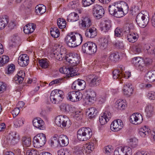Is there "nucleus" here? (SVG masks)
Wrapping results in <instances>:
<instances>
[{
    "instance_id": "obj_1",
    "label": "nucleus",
    "mask_w": 155,
    "mask_h": 155,
    "mask_svg": "<svg viewBox=\"0 0 155 155\" xmlns=\"http://www.w3.org/2000/svg\"><path fill=\"white\" fill-rule=\"evenodd\" d=\"M122 8L120 5L115 4L110 5L108 7L109 12L112 15L116 18H120L124 15V13H127L129 11V7L126 3Z\"/></svg>"
},
{
    "instance_id": "obj_2",
    "label": "nucleus",
    "mask_w": 155,
    "mask_h": 155,
    "mask_svg": "<svg viewBox=\"0 0 155 155\" xmlns=\"http://www.w3.org/2000/svg\"><path fill=\"white\" fill-rule=\"evenodd\" d=\"M4 153L5 155H12L16 154V155H46L48 154L52 155L54 153L52 151L50 152L43 151L41 153L37 151L36 150L27 149L23 151L20 150V149H18L14 150V152H12L10 151H4Z\"/></svg>"
},
{
    "instance_id": "obj_3",
    "label": "nucleus",
    "mask_w": 155,
    "mask_h": 155,
    "mask_svg": "<svg viewBox=\"0 0 155 155\" xmlns=\"http://www.w3.org/2000/svg\"><path fill=\"white\" fill-rule=\"evenodd\" d=\"M83 38L81 35L77 33L72 32L68 34L65 38V41L69 46L73 48L80 45Z\"/></svg>"
},
{
    "instance_id": "obj_4",
    "label": "nucleus",
    "mask_w": 155,
    "mask_h": 155,
    "mask_svg": "<svg viewBox=\"0 0 155 155\" xmlns=\"http://www.w3.org/2000/svg\"><path fill=\"white\" fill-rule=\"evenodd\" d=\"M149 20V15L146 11H142L137 15L136 20L138 25L140 27L144 28L148 24Z\"/></svg>"
},
{
    "instance_id": "obj_5",
    "label": "nucleus",
    "mask_w": 155,
    "mask_h": 155,
    "mask_svg": "<svg viewBox=\"0 0 155 155\" xmlns=\"http://www.w3.org/2000/svg\"><path fill=\"white\" fill-rule=\"evenodd\" d=\"M92 134L91 129L89 127H84L77 132V138L80 140L85 141L89 140Z\"/></svg>"
},
{
    "instance_id": "obj_6",
    "label": "nucleus",
    "mask_w": 155,
    "mask_h": 155,
    "mask_svg": "<svg viewBox=\"0 0 155 155\" xmlns=\"http://www.w3.org/2000/svg\"><path fill=\"white\" fill-rule=\"evenodd\" d=\"M64 97V93L61 90L55 89L51 93L50 99L51 101L54 104H58L62 101Z\"/></svg>"
},
{
    "instance_id": "obj_7",
    "label": "nucleus",
    "mask_w": 155,
    "mask_h": 155,
    "mask_svg": "<svg viewBox=\"0 0 155 155\" xmlns=\"http://www.w3.org/2000/svg\"><path fill=\"white\" fill-rule=\"evenodd\" d=\"M55 123L57 125L62 128H68L71 124V121L68 117L61 115L57 117Z\"/></svg>"
},
{
    "instance_id": "obj_8",
    "label": "nucleus",
    "mask_w": 155,
    "mask_h": 155,
    "mask_svg": "<svg viewBox=\"0 0 155 155\" xmlns=\"http://www.w3.org/2000/svg\"><path fill=\"white\" fill-rule=\"evenodd\" d=\"M80 58V56L77 54L74 53H71L69 54H67L66 56V61L71 64L70 67L74 68V70H75L78 68H76L75 66L79 64Z\"/></svg>"
},
{
    "instance_id": "obj_9",
    "label": "nucleus",
    "mask_w": 155,
    "mask_h": 155,
    "mask_svg": "<svg viewBox=\"0 0 155 155\" xmlns=\"http://www.w3.org/2000/svg\"><path fill=\"white\" fill-rule=\"evenodd\" d=\"M46 141V138L45 134L43 133H40L34 137L33 142L35 147L39 148L44 146Z\"/></svg>"
},
{
    "instance_id": "obj_10",
    "label": "nucleus",
    "mask_w": 155,
    "mask_h": 155,
    "mask_svg": "<svg viewBox=\"0 0 155 155\" xmlns=\"http://www.w3.org/2000/svg\"><path fill=\"white\" fill-rule=\"evenodd\" d=\"M20 137L19 135L16 132H12L8 133L6 137V140L5 141V143L7 145L10 144L15 145L19 141Z\"/></svg>"
},
{
    "instance_id": "obj_11",
    "label": "nucleus",
    "mask_w": 155,
    "mask_h": 155,
    "mask_svg": "<svg viewBox=\"0 0 155 155\" xmlns=\"http://www.w3.org/2000/svg\"><path fill=\"white\" fill-rule=\"evenodd\" d=\"M54 49L55 50L54 51L53 54L54 57L58 60H62V57L66 52V49L64 46L56 44Z\"/></svg>"
},
{
    "instance_id": "obj_12",
    "label": "nucleus",
    "mask_w": 155,
    "mask_h": 155,
    "mask_svg": "<svg viewBox=\"0 0 155 155\" xmlns=\"http://www.w3.org/2000/svg\"><path fill=\"white\" fill-rule=\"evenodd\" d=\"M132 63L137 70L143 71L146 70L144 59L140 57H135L132 60Z\"/></svg>"
},
{
    "instance_id": "obj_13",
    "label": "nucleus",
    "mask_w": 155,
    "mask_h": 155,
    "mask_svg": "<svg viewBox=\"0 0 155 155\" xmlns=\"http://www.w3.org/2000/svg\"><path fill=\"white\" fill-rule=\"evenodd\" d=\"M92 13L95 18L99 19L104 16V10L102 6L96 4L93 6Z\"/></svg>"
},
{
    "instance_id": "obj_14",
    "label": "nucleus",
    "mask_w": 155,
    "mask_h": 155,
    "mask_svg": "<svg viewBox=\"0 0 155 155\" xmlns=\"http://www.w3.org/2000/svg\"><path fill=\"white\" fill-rule=\"evenodd\" d=\"M60 72L61 73H63L67 75L68 77H72L78 75L77 73L78 68L76 70H74V68L71 67H64L59 69Z\"/></svg>"
},
{
    "instance_id": "obj_15",
    "label": "nucleus",
    "mask_w": 155,
    "mask_h": 155,
    "mask_svg": "<svg viewBox=\"0 0 155 155\" xmlns=\"http://www.w3.org/2000/svg\"><path fill=\"white\" fill-rule=\"evenodd\" d=\"M68 95V99L73 102L79 101L82 97V94L79 91H71Z\"/></svg>"
},
{
    "instance_id": "obj_16",
    "label": "nucleus",
    "mask_w": 155,
    "mask_h": 155,
    "mask_svg": "<svg viewBox=\"0 0 155 155\" xmlns=\"http://www.w3.org/2000/svg\"><path fill=\"white\" fill-rule=\"evenodd\" d=\"M87 78L90 81L89 85L91 87H96L98 85L101 81V79L99 76L94 75H90L87 76Z\"/></svg>"
},
{
    "instance_id": "obj_17",
    "label": "nucleus",
    "mask_w": 155,
    "mask_h": 155,
    "mask_svg": "<svg viewBox=\"0 0 155 155\" xmlns=\"http://www.w3.org/2000/svg\"><path fill=\"white\" fill-rule=\"evenodd\" d=\"M79 25L83 29L88 28L92 25L91 20L88 16L83 17L79 22Z\"/></svg>"
},
{
    "instance_id": "obj_18",
    "label": "nucleus",
    "mask_w": 155,
    "mask_h": 155,
    "mask_svg": "<svg viewBox=\"0 0 155 155\" xmlns=\"http://www.w3.org/2000/svg\"><path fill=\"white\" fill-rule=\"evenodd\" d=\"M86 82L82 80H77L72 84L71 88L73 90L78 91L83 90L85 87Z\"/></svg>"
},
{
    "instance_id": "obj_19",
    "label": "nucleus",
    "mask_w": 155,
    "mask_h": 155,
    "mask_svg": "<svg viewBox=\"0 0 155 155\" xmlns=\"http://www.w3.org/2000/svg\"><path fill=\"white\" fill-rule=\"evenodd\" d=\"M142 115L138 113L133 114L130 116V121L132 124L137 125L140 124L143 121Z\"/></svg>"
},
{
    "instance_id": "obj_20",
    "label": "nucleus",
    "mask_w": 155,
    "mask_h": 155,
    "mask_svg": "<svg viewBox=\"0 0 155 155\" xmlns=\"http://www.w3.org/2000/svg\"><path fill=\"white\" fill-rule=\"evenodd\" d=\"M29 61V57L26 54H21L19 57L18 60V64L22 67L27 66L28 64Z\"/></svg>"
},
{
    "instance_id": "obj_21",
    "label": "nucleus",
    "mask_w": 155,
    "mask_h": 155,
    "mask_svg": "<svg viewBox=\"0 0 155 155\" xmlns=\"http://www.w3.org/2000/svg\"><path fill=\"white\" fill-rule=\"evenodd\" d=\"M123 124L122 121L120 119L114 120L111 124L110 128L114 131H117L121 129L123 127Z\"/></svg>"
},
{
    "instance_id": "obj_22",
    "label": "nucleus",
    "mask_w": 155,
    "mask_h": 155,
    "mask_svg": "<svg viewBox=\"0 0 155 155\" xmlns=\"http://www.w3.org/2000/svg\"><path fill=\"white\" fill-rule=\"evenodd\" d=\"M33 126L41 130L45 129V124L43 120L40 118H35L32 121Z\"/></svg>"
},
{
    "instance_id": "obj_23",
    "label": "nucleus",
    "mask_w": 155,
    "mask_h": 155,
    "mask_svg": "<svg viewBox=\"0 0 155 155\" xmlns=\"http://www.w3.org/2000/svg\"><path fill=\"white\" fill-rule=\"evenodd\" d=\"M111 117L110 113L107 111H105L101 117H99V121L101 125H104L107 123Z\"/></svg>"
},
{
    "instance_id": "obj_24",
    "label": "nucleus",
    "mask_w": 155,
    "mask_h": 155,
    "mask_svg": "<svg viewBox=\"0 0 155 155\" xmlns=\"http://www.w3.org/2000/svg\"><path fill=\"white\" fill-rule=\"evenodd\" d=\"M94 148V144L92 143H90L86 148H84V150H83V151H79V153L76 154H79L81 155L82 154L87 155L88 154H90Z\"/></svg>"
},
{
    "instance_id": "obj_25",
    "label": "nucleus",
    "mask_w": 155,
    "mask_h": 155,
    "mask_svg": "<svg viewBox=\"0 0 155 155\" xmlns=\"http://www.w3.org/2000/svg\"><path fill=\"white\" fill-rule=\"evenodd\" d=\"M133 90L131 84L128 83L124 85L123 93L124 95L130 96L133 94Z\"/></svg>"
},
{
    "instance_id": "obj_26",
    "label": "nucleus",
    "mask_w": 155,
    "mask_h": 155,
    "mask_svg": "<svg viewBox=\"0 0 155 155\" xmlns=\"http://www.w3.org/2000/svg\"><path fill=\"white\" fill-rule=\"evenodd\" d=\"M117 69L114 70L113 72V77L114 79H117L120 77L121 73L123 72L125 70L124 67L122 65H119L117 68Z\"/></svg>"
},
{
    "instance_id": "obj_27",
    "label": "nucleus",
    "mask_w": 155,
    "mask_h": 155,
    "mask_svg": "<svg viewBox=\"0 0 155 155\" xmlns=\"http://www.w3.org/2000/svg\"><path fill=\"white\" fill-rule=\"evenodd\" d=\"M58 142L61 147L67 146L69 143L68 138L64 135H60L58 137Z\"/></svg>"
},
{
    "instance_id": "obj_28",
    "label": "nucleus",
    "mask_w": 155,
    "mask_h": 155,
    "mask_svg": "<svg viewBox=\"0 0 155 155\" xmlns=\"http://www.w3.org/2000/svg\"><path fill=\"white\" fill-rule=\"evenodd\" d=\"M36 28L35 25L32 23H29L25 25L24 28V31L26 34L32 33Z\"/></svg>"
},
{
    "instance_id": "obj_29",
    "label": "nucleus",
    "mask_w": 155,
    "mask_h": 155,
    "mask_svg": "<svg viewBox=\"0 0 155 155\" xmlns=\"http://www.w3.org/2000/svg\"><path fill=\"white\" fill-rule=\"evenodd\" d=\"M150 131L148 127L144 126L139 129V134L142 137H145L148 136Z\"/></svg>"
},
{
    "instance_id": "obj_30",
    "label": "nucleus",
    "mask_w": 155,
    "mask_h": 155,
    "mask_svg": "<svg viewBox=\"0 0 155 155\" xmlns=\"http://www.w3.org/2000/svg\"><path fill=\"white\" fill-rule=\"evenodd\" d=\"M144 49L148 54L155 55V46L154 45H145Z\"/></svg>"
},
{
    "instance_id": "obj_31",
    "label": "nucleus",
    "mask_w": 155,
    "mask_h": 155,
    "mask_svg": "<svg viewBox=\"0 0 155 155\" xmlns=\"http://www.w3.org/2000/svg\"><path fill=\"white\" fill-rule=\"evenodd\" d=\"M35 12L38 15H41L46 11V7L42 4H39L37 5L35 8Z\"/></svg>"
},
{
    "instance_id": "obj_32",
    "label": "nucleus",
    "mask_w": 155,
    "mask_h": 155,
    "mask_svg": "<svg viewBox=\"0 0 155 155\" xmlns=\"http://www.w3.org/2000/svg\"><path fill=\"white\" fill-rule=\"evenodd\" d=\"M126 105L125 101L123 100H119L115 103V107L118 110H122L124 109Z\"/></svg>"
},
{
    "instance_id": "obj_33",
    "label": "nucleus",
    "mask_w": 155,
    "mask_h": 155,
    "mask_svg": "<svg viewBox=\"0 0 155 155\" xmlns=\"http://www.w3.org/2000/svg\"><path fill=\"white\" fill-rule=\"evenodd\" d=\"M138 38V35L135 32H131L128 34L127 36V38L128 41L134 43L135 42L137 39Z\"/></svg>"
},
{
    "instance_id": "obj_34",
    "label": "nucleus",
    "mask_w": 155,
    "mask_h": 155,
    "mask_svg": "<svg viewBox=\"0 0 155 155\" xmlns=\"http://www.w3.org/2000/svg\"><path fill=\"white\" fill-rule=\"evenodd\" d=\"M79 19L78 14L74 12L71 13L68 16L67 20L68 21L74 22L77 21Z\"/></svg>"
},
{
    "instance_id": "obj_35",
    "label": "nucleus",
    "mask_w": 155,
    "mask_h": 155,
    "mask_svg": "<svg viewBox=\"0 0 155 155\" xmlns=\"http://www.w3.org/2000/svg\"><path fill=\"white\" fill-rule=\"evenodd\" d=\"M9 20L6 16L0 17V30L3 29L7 25Z\"/></svg>"
},
{
    "instance_id": "obj_36",
    "label": "nucleus",
    "mask_w": 155,
    "mask_h": 155,
    "mask_svg": "<svg viewBox=\"0 0 155 155\" xmlns=\"http://www.w3.org/2000/svg\"><path fill=\"white\" fill-rule=\"evenodd\" d=\"M146 80L149 82H153L155 81V72L154 71L148 72L146 76Z\"/></svg>"
},
{
    "instance_id": "obj_37",
    "label": "nucleus",
    "mask_w": 155,
    "mask_h": 155,
    "mask_svg": "<svg viewBox=\"0 0 155 155\" xmlns=\"http://www.w3.org/2000/svg\"><path fill=\"white\" fill-rule=\"evenodd\" d=\"M102 30L105 32L108 31L111 27V21L109 20H104Z\"/></svg>"
},
{
    "instance_id": "obj_38",
    "label": "nucleus",
    "mask_w": 155,
    "mask_h": 155,
    "mask_svg": "<svg viewBox=\"0 0 155 155\" xmlns=\"http://www.w3.org/2000/svg\"><path fill=\"white\" fill-rule=\"evenodd\" d=\"M97 110L94 107H92L88 109L87 112L88 113L89 118L91 119L94 118L97 113Z\"/></svg>"
},
{
    "instance_id": "obj_39",
    "label": "nucleus",
    "mask_w": 155,
    "mask_h": 155,
    "mask_svg": "<svg viewBox=\"0 0 155 155\" xmlns=\"http://www.w3.org/2000/svg\"><path fill=\"white\" fill-rule=\"evenodd\" d=\"M24 119L20 117L15 120L14 121V125L15 127L18 128L22 126L24 124Z\"/></svg>"
},
{
    "instance_id": "obj_40",
    "label": "nucleus",
    "mask_w": 155,
    "mask_h": 155,
    "mask_svg": "<svg viewBox=\"0 0 155 155\" xmlns=\"http://www.w3.org/2000/svg\"><path fill=\"white\" fill-rule=\"evenodd\" d=\"M50 34L52 37L54 38H57L60 35L59 30L56 27L51 28L50 30Z\"/></svg>"
},
{
    "instance_id": "obj_41",
    "label": "nucleus",
    "mask_w": 155,
    "mask_h": 155,
    "mask_svg": "<svg viewBox=\"0 0 155 155\" xmlns=\"http://www.w3.org/2000/svg\"><path fill=\"white\" fill-rule=\"evenodd\" d=\"M79 3L78 0H74L68 4L69 7L72 9L77 8L78 9L79 8Z\"/></svg>"
},
{
    "instance_id": "obj_42",
    "label": "nucleus",
    "mask_w": 155,
    "mask_h": 155,
    "mask_svg": "<svg viewBox=\"0 0 155 155\" xmlns=\"http://www.w3.org/2000/svg\"><path fill=\"white\" fill-rule=\"evenodd\" d=\"M57 25L60 28H64L66 27V22L63 18H59L57 20Z\"/></svg>"
},
{
    "instance_id": "obj_43",
    "label": "nucleus",
    "mask_w": 155,
    "mask_h": 155,
    "mask_svg": "<svg viewBox=\"0 0 155 155\" xmlns=\"http://www.w3.org/2000/svg\"><path fill=\"white\" fill-rule=\"evenodd\" d=\"M39 63L40 66L43 68L45 69L49 66V61L46 59H43L39 61Z\"/></svg>"
},
{
    "instance_id": "obj_44",
    "label": "nucleus",
    "mask_w": 155,
    "mask_h": 155,
    "mask_svg": "<svg viewBox=\"0 0 155 155\" xmlns=\"http://www.w3.org/2000/svg\"><path fill=\"white\" fill-rule=\"evenodd\" d=\"M9 57L8 56L3 55L0 57V66L4 65L9 61Z\"/></svg>"
},
{
    "instance_id": "obj_45",
    "label": "nucleus",
    "mask_w": 155,
    "mask_h": 155,
    "mask_svg": "<svg viewBox=\"0 0 155 155\" xmlns=\"http://www.w3.org/2000/svg\"><path fill=\"white\" fill-rule=\"evenodd\" d=\"M90 50L89 52V54H92L96 53L97 51V46L94 43L90 42Z\"/></svg>"
},
{
    "instance_id": "obj_46",
    "label": "nucleus",
    "mask_w": 155,
    "mask_h": 155,
    "mask_svg": "<svg viewBox=\"0 0 155 155\" xmlns=\"http://www.w3.org/2000/svg\"><path fill=\"white\" fill-rule=\"evenodd\" d=\"M104 152L107 154H112L114 151L113 147L110 145H108L105 147L103 149Z\"/></svg>"
},
{
    "instance_id": "obj_47",
    "label": "nucleus",
    "mask_w": 155,
    "mask_h": 155,
    "mask_svg": "<svg viewBox=\"0 0 155 155\" xmlns=\"http://www.w3.org/2000/svg\"><path fill=\"white\" fill-rule=\"evenodd\" d=\"M120 150L122 152L125 153V155H131L132 154V150L131 148L127 146L120 148Z\"/></svg>"
},
{
    "instance_id": "obj_48",
    "label": "nucleus",
    "mask_w": 155,
    "mask_h": 155,
    "mask_svg": "<svg viewBox=\"0 0 155 155\" xmlns=\"http://www.w3.org/2000/svg\"><path fill=\"white\" fill-rule=\"evenodd\" d=\"M90 42H88L86 43L82 46V50L83 53L89 54L90 46Z\"/></svg>"
},
{
    "instance_id": "obj_49",
    "label": "nucleus",
    "mask_w": 155,
    "mask_h": 155,
    "mask_svg": "<svg viewBox=\"0 0 155 155\" xmlns=\"http://www.w3.org/2000/svg\"><path fill=\"white\" fill-rule=\"evenodd\" d=\"M22 144L25 147H28L31 143V139L29 137H24L22 139Z\"/></svg>"
},
{
    "instance_id": "obj_50",
    "label": "nucleus",
    "mask_w": 155,
    "mask_h": 155,
    "mask_svg": "<svg viewBox=\"0 0 155 155\" xmlns=\"http://www.w3.org/2000/svg\"><path fill=\"white\" fill-rule=\"evenodd\" d=\"M119 58L117 53L111 52L110 54L109 58L111 61H118Z\"/></svg>"
},
{
    "instance_id": "obj_51",
    "label": "nucleus",
    "mask_w": 155,
    "mask_h": 155,
    "mask_svg": "<svg viewBox=\"0 0 155 155\" xmlns=\"http://www.w3.org/2000/svg\"><path fill=\"white\" fill-rule=\"evenodd\" d=\"M141 46L140 44L134 45L132 48V51L135 54L141 52Z\"/></svg>"
},
{
    "instance_id": "obj_52",
    "label": "nucleus",
    "mask_w": 155,
    "mask_h": 155,
    "mask_svg": "<svg viewBox=\"0 0 155 155\" xmlns=\"http://www.w3.org/2000/svg\"><path fill=\"white\" fill-rule=\"evenodd\" d=\"M70 108L69 104H63L60 106L61 110L66 113H68L69 112Z\"/></svg>"
},
{
    "instance_id": "obj_53",
    "label": "nucleus",
    "mask_w": 155,
    "mask_h": 155,
    "mask_svg": "<svg viewBox=\"0 0 155 155\" xmlns=\"http://www.w3.org/2000/svg\"><path fill=\"white\" fill-rule=\"evenodd\" d=\"M130 144L132 148H135L137 146V139L135 137H133L130 139Z\"/></svg>"
},
{
    "instance_id": "obj_54",
    "label": "nucleus",
    "mask_w": 155,
    "mask_h": 155,
    "mask_svg": "<svg viewBox=\"0 0 155 155\" xmlns=\"http://www.w3.org/2000/svg\"><path fill=\"white\" fill-rule=\"evenodd\" d=\"M152 154V153L148 150H141L137 152L136 155H147Z\"/></svg>"
},
{
    "instance_id": "obj_55",
    "label": "nucleus",
    "mask_w": 155,
    "mask_h": 155,
    "mask_svg": "<svg viewBox=\"0 0 155 155\" xmlns=\"http://www.w3.org/2000/svg\"><path fill=\"white\" fill-rule=\"evenodd\" d=\"M87 95L85 98V103L87 104L90 105L92 104L96 100L95 99H93L92 97H90Z\"/></svg>"
},
{
    "instance_id": "obj_56",
    "label": "nucleus",
    "mask_w": 155,
    "mask_h": 155,
    "mask_svg": "<svg viewBox=\"0 0 155 155\" xmlns=\"http://www.w3.org/2000/svg\"><path fill=\"white\" fill-rule=\"evenodd\" d=\"M95 0H83L82 2L84 7L89 6L93 4Z\"/></svg>"
},
{
    "instance_id": "obj_57",
    "label": "nucleus",
    "mask_w": 155,
    "mask_h": 155,
    "mask_svg": "<svg viewBox=\"0 0 155 155\" xmlns=\"http://www.w3.org/2000/svg\"><path fill=\"white\" fill-rule=\"evenodd\" d=\"M15 69V66L12 64L8 66V71L7 73L8 74H10L12 73Z\"/></svg>"
},
{
    "instance_id": "obj_58",
    "label": "nucleus",
    "mask_w": 155,
    "mask_h": 155,
    "mask_svg": "<svg viewBox=\"0 0 155 155\" xmlns=\"http://www.w3.org/2000/svg\"><path fill=\"white\" fill-rule=\"evenodd\" d=\"M122 30L119 28H117L114 31L115 36L117 37H120L122 34Z\"/></svg>"
},
{
    "instance_id": "obj_59",
    "label": "nucleus",
    "mask_w": 155,
    "mask_h": 155,
    "mask_svg": "<svg viewBox=\"0 0 155 155\" xmlns=\"http://www.w3.org/2000/svg\"><path fill=\"white\" fill-rule=\"evenodd\" d=\"M87 29L91 35H91H92V36L94 38L97 35V30L95 28L92 27Z\"/></svg>"
},
{
    "instance_id": "obj_60",
    "label": "nucleus",
    "mask_w": 155,
    "mask_h": 155,
    "mask_svg": "<svg viewBox=\"0 0 155 155\" xmlns=\"http://www.w3.org/2000/svg\"><path fill=\"white\" fill-rule=\"evenodd\" d=\"M113 44L117 48L120 49H123L124 48V44L122 42L117 41L114 43Z\"/></svg>"
},
{
    "instance_id": "obj_61",
    "label": "nucleus",
    "mask_w": 155,
    "mask_h": 155,
    "mask_svg": "<svg viewBox=\"0 0 155 155\" xmlns=\"http://www.w3.org/2000/svg\"><path fill=\"white\" fill-rule=\"evenodd\" d=\"M131 75V74L129 72H125V74L124 73V72L121 73L120 77H119L117 79H121V78H124L126 79H127Z\"/></svg>"
},
{
    "instance_id": "obj_62",
    "label": "nucleus",
    "mask_w": 155,
    "mask_h": 155,
    "mask_svg": "<svg viewBox=\"0 0 155 155\" xmlns=\"http://www.w3.org/2000/svg\"><path fill=\"white\" fill-rule=\"evenodd\" d=\"M15 76L18 77H20L21 80H20L21 81L22 80H23L25 76V73L23 71H20Z\"/></svg>"
},
{
    "instance_id": "obj_63",
    "label": "nucleus",
    "mask_w": 155,
    "mask_h": 155,
    "mask_svg": "<svg viewBox=\"0 0 155 155\" xmlns=\"http://www.w3.org/2000/svg\"><path fill=\"white\" fill-rule=\"evenodd\" d=\"M147 97L150 100H155V92L154 91L149 92L147 94Z\"/></svg>"
},
{
    "instance_id": "obj_64",
    "label": "nucleus",
    "mask_w": 155,
    "mask_h": 155,
    "mask_svg": "<svg viewBox=\"0 0 155 155\" xmlns=\"http://www.w3.org/2000/svg\"><path fill=\"white\" fill-rule=\"evenodd\" d=\"M6 88V84L3 82L0 81V93L3 92L5 91Z\"/></svg>"
}]
</instances>
